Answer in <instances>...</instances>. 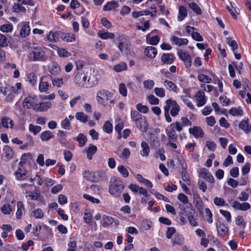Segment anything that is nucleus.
<instances>
[{"instance_id":"obj_1","label":"nucleus","mask_w":251,"mask_h":251,"mask_svg":"<svg viewBox=\"0 0 251 251\" xmlns=\"http://www.w3.org/2000/svg\"><path fill=\"white\" fill-rule=\"evenodd\" d=\"M96 100L98 103L107 108L114 106L116 103L114 94L106 89H102L97 92Z\"/></svg>"},{"instance_id":"obj_2","label":"nucleus","mask_w":251,"mask_h":251,"mask_svg":"<svg viewBox=\"0 0 251 251\" xmlns=\"http://www.w3.org/2000/svg\"><path fill=\"white\" fill-rule=\"evenodd\" d=\"M74 80L78 86L85 88H91L99 83V80L95 78V75L88 78L86 74L82 71L76 73Z\"/></svg>"},{"instance_id":"obj_3","label":"nucleus","mask_w":251,"mask_h":251,"mask_svg":"<svg viewBox=\"0 0 251 251\" xmlns=\"http://www.w3.org/2000/svg\"><path fill=\"white\" fill-rule=\"evenodd\" d=\"M131 120L135 123L136 127L142 132H145L148 130V124L144 116L138 111L132 110L130 112Z\"/></svg>"},{"instance_id":"obj_4","label":"nucleus","mask_w":251,"mask_h":251,"mask_svg":"<svg viewBox=\"0 0 251 251\" xmlns=\"http://www.w3.org/2000/svg\"><path fill=\"white\" fill-rule=\"evenodd\" d=\"M125 186L120 178L113 177L110 180L109 192L115 197L121 196Z\"/></svg>"},{"instance_id":"obj_5","label":"nucleus","mask_w":251,"mask_h":251,"mask_svg":"<svg viewBox=\"0 0 251 251\" xmlns=\"http://www.w3.org/2000/svg\"><path fill=\"white\" fill-rule=\"evenodd\" d=\"M28 58L33 61H44L47 59L45 52L41 48H34L28 54Z\"/></svg>"},{"instance_id":"obj_6","label":"nucleus","mask_w":251,"mask_h":251,"mask_svg":"<svg viewBox=\"0 0 251 251\" xmlns=\"http://www.w3.org/2000/svg\"><path fill=\"white\" fill-rule=\"evenodd\" d=\"M84 177L87 180L93 182H100L106 178L105 174L103 171L92 173L89 171L86 172L84 174Z\"/></svg>"},{"instance_id":"obj_7","label":"nucleus","mask_w":251,"mask_h":251,"mask_svg":"<svg viewBox=\"0 0 251 251\" xmlns=\"http://www.w3.org/2000/svg\"><path fill=\"white\" fill-rule=\"evenodd\" d=\"M177 55L184 63L186 68H189L192 65V58L189 54L186 51L179 50L177 51Z\"/></svg>"},{"instance_id":"obj_8","label":"nucleus","mask_w":251,"mask_h":251,"mask_svg":"<svg viewBox=\"0 0 251 251\" xmlns=\"http://www.w3.org/2000/svg\"><path fill=\"white\" fill-rule=\"evenodd\" d=\"M50 79H51L50 75H44L41 78L39 84V90L41 92H47L51 87V84L48 82Z\"/></svg>"},{"instance_id":"obj_9","label":"nucleus","mask_w":251,"mask_h":251,"mask_svg":"<svg viewBox=\"0 0 251 251\" xmlns=\"http://www.w3.org/2000/svg\"><path fill=\"white\" fill-rule=\"evenodd\" d=\"M195 99L198 107H201L205 104L207 101V98L204 93L201 91H198L195 95Z\"/></svg>"},{"instance_id":"obj_10","label":"nucleus","mask_w":251,"mask_h":251,"mask_svg":"<svg viewBox=\"0 0 251 251\" xmlns=\"http://www.w3.org/2000/svg\"><path fill=\"white\" fill-rule=\"evenodd\" d=\"M200 176L206 181L214 183L215 182L214 178L210 172L205 168H202L200 170Z\"/></svg>"},{"instance_id":"obj_11","label":"nucleus","mask_w":251,"mask_h":251,"mask_svg":"<svg viewBox=\"0 0 251 251\" xmlns=\"http://www.w3.org/2000/svg\"><path fill=\"white\" fill-rule=\"evenodd\" d=\"M231 206L235 209L242 211H246L251 208V205L249 203L245 202L241 203L236 201L231 203Z\"/></svg>"},{"instance_id":"obj_12","label":"nucleus","mask_w":251,"mask_h":251,"mask_svg":"<svg viewBox=\"0 0 251 251\" xmlns=\"http://www.w3.org/2000/svg\"><path fill=\"white\" fill-rule=\"evenodd\" d=\"M23 162H20L19 163V167L14 173V175L16 176V179L19 180L23 179V177L26 174V171L25 168L23 167Z\"/></svg>"},{"instance_id":"obj_13","label":"nucleus","mask_w":251,"mask_h":251,"mask_svg":"<svg viewBox=\"0 0 251 251\" xmlns=\"http://www.w3.org/2000/svg\"><path fill=\"white\" fill-rule=\"evenodd\" d=\"M3 151L4 152L1 156L2 160L5 161L10 160L14 155L13 150L10 147L6 146L3 149Z\"/></svg>"},{"instance_id":"obj_14","label":"nucleus","mask_w":251,"mask_h":251,"mask_svg":"<svg viewBox=\"0 0 251 251\" xmlns=\"http://www.w3.org/2000/svg\"><path fill=\"white\" fill-rule=\"evenodd\" d=\"M189 132L192 134L195 138H201L203 136L204 133L202 129L198 126H195L189 128Z\"/></svg>"},{"instance_id":"obj_15","label":"nucleus","mask_w":251,"mask_h":251,"mask_svg":"<svg viewBox=\"0 0 251 251\" xmlns=\"http://www.w3.org/2000/svg\"><path fill=\"white\" fill-rule=\"evenodd\" d=\"M51 106V103L49 101L42 102L36 103L34 106V110L37 111H46Z\"/></svg>"},{"instance_id":"obj_16","label":"nucleus","mask_w":251,"mask_h":251,"mask_svg":"<svg viewBox=\"0 0 251 251\" xmlns=\"http://www.w3.org/2000/svg\"><path fill=\"white\" fill-rule=\"evenodd\" d=\"M49 72L53 75H57L61 72V68L55 62H52L48 66Z\"/></svg>"},{"instance_id":"obj_17","label":"nucleus","mask_w":251,"mask_h":251,"mask_svg":"<svg viewBox=\"0 0 251 251\" xmlns=\"http://www.w3.org/2000/svg\"><path fill=\"white\" fill-rule=\"evenodd\" d=\"M36 104L34 102V98L31 96L26 97L23 102V107L27 109L32 108L34 109V106Z\"/></svg>"},{"instance_id":"obj_18","label":"nucleus","mask_w":251,"mask_h":251,"mask_svg":"<svg viewBox=\"0 0 251 251\" xmlns=\"http://www.w3.org/2000/svg\"><path fill=\"white\" fill-rule=\"evenodd\" d=\"M62 35V32L57 31L53 32L50 31L49 34L47 35V39L50 42H57Z\"/></svg>"},{"instance_id":"obj_19","label":"nucleus","mask_w":251,"mask_h":251,"mask_svg":"<svg viewBox=\"0 0 251 251\" xmlns=\"http://www.w3.org/2000/svg\"><path fill=\"white\" fill-rule=\"evenodd\" d=\"M171 40L174 44L178 46L186 45L188 43V40L187 39L180 38L175 36L171 37Z\"/></svg>"},{"instance_id":"obj_20","label":"nucleus","mask_w":251,"mask_h":251,"mask_svg":"<svg viewBox=\"0 0 251 251\" xmlns=\"http://www.w3.org/2000/svg\"><path fill=\"white\" fill-rule=\"evenodd\" d=\"M29 215L35 219H42L44 217V213L41 208H36L30 211Z\"/></svg>"},{"instance_id":"obj_21","label":"nucleus","mask_w":251,"mask_h":251,"mask_svg":"<svg viewBox=\"0 0 251 251\" xmlns=\"http://www.w3.org/2000/svg\"><path fill=\"white\" fill-rule=\"evenodd\" d=\"M144 52L147 57L153 58L156 56L157 51L155 47L149 46L145 49Z\"/></svg>"},{"instance_id":"obj_22","label":"nucleus","mask_w":251,"mask_h":251,"mask_svg":"<svg viewBox=\"0 0 251 251\" xmlns=\"http://www.w3.org/2000/svg\"><path fill=\"white\" fill-rule=\"evenodd\" d=\"M166 133L169 141L176 142L177 140V135L174 129L168 128L166 129Z\"/></svg>"},{"instance_id":"obj_23","label":"nucleus","mask_w":251,"mask_h":251,"mask_svg":"<svg viewBox=\"0 0 251 251\" xmlns=\"http://www.w3.org/2000/svg\"><path fill=\"white\" fill-rule=\"evenodd\" d=\"M85 150L88 158L89 160H91L93 155L96 153L98 149L96 146L93 144H90L89 147L87 149L85 148Z\"/></svg>"},{"instance_id":"obj_24","label":"nucleus","mask_w":251,"mask_h":251,"mask_svg":"<svg viewBox=\"0 0 251 251\" xmlns=\"http://www.w3.org/2000/svg\"><path fill=\"white\" fill-rule=\"evenodd\" d=\"M119 6V3L115 0H112L107 2L103 7L104 11H111L114 8H117Z\"/></svg>"},{"instance_id":"obj_25","label":"nucleus","mask_w":251,"mask_h":251,"mask_svg":"<svg viewBox=\"0 0 251 251\" xmlns=\"http://www.w3.org/2000/svg\"><path fill=\"white\" fill-rule=\"evenodd\" d=\"M2 125L6 128H12L14 126V122L10 118L4 116L1 119Z\"/></svg>"},{"instance_id":"obj_26","label":"nucleus","mask_w":251,"mask_h":251,"mask_svg":"<svg viewBox=\"0 0 251 251\" xmlns=\"http://www.w3.org/2000/svg\"><path fill=\"white\" fill-rule=\"evenodd\" d=\"M17 210L16 213V218L20 219L22 217L23 213L25 212V208L24 203L21 201L17 202Z\"/></svg>"},{"instance_id":"obj_27","label":"nucleus","mask_w":251,"mask_h":251,"mask_svg":"<svg viewBox=\"0 0 251 251\" xmlns=\"http://www.w3.org/2000/svg\"><path fill=\"white\" fill-rule=\"evenodd\" d=\"M217 229L218 234L221 236L228 231V226L224 224L220 223L219 225H217Z\"/></svg>"},{"instance_id":"obj_28","label":"nucleus","mask_w":251,"mask_h":251,"mask_svg":"<svg viewBox=\"0 0 251 251\" xmlns=\"http://www.w3.org/2000/svg\"><path fill=\"white\" fill-rule=\"evenodd\" d=\"M161 61L165 64H171L174 61L173 55L170 53H164L162 55Z\"/></svg>"},{"instance_id":"obj_29","label":"nucleus","mask_w":251,"mask_h":251,"mask_svg":"<svg viewBox=\"0 0 251 251\" xmlns=\"http://www.w3.org/2000/svg\"><path fill=\"white\" fill-rule=\"evenodd\" d=\"M187 16V12L186 8L183 6H180L179 7L177 20L178 21H183Z\"/></svg>"},{"instance_id":"obj_30","label":"nucleus","mask_w":251,"mask_h":251,"mask_svg":"<svg viewBox=\"0 0 251 251\" xmlns=\"http://www.w3.org/2000/svg\"><path fill=\"white\" fill-rule=\"evenodd\" d=\"M54 137V135L50 130H46L40 134V138L42 141H47Z\"/></svg>"},{"instance_id":"obj_31","label":"nucleus","mask_w":251,"mask_h":251,"mask_svg":"<svg viewBox=\"0 0 251 251\" xmlns=\"http://www.w3.org/2000/svg\"><path fill=\"white\" fill-rule=\"evenodd\" d=\"M141 145L142 150L140 151V154L142 156H148L150 151L148 144L146 142H142Z\"/></svg>"},{"instance_id":"obj_32","label":"nucleus","mask_w":251,"mask_h":251,"mask_svg":"<svg viewBox=\"0 0 251 251\" xmlns=\"http://www.w3.org/2000/svg\"><path fill=\"white\" fill-rule=\"evenodd\" d=\"M239 127L243 130L246 133H249L251 131V125H249L248 122L246 120L242 121L239 125Z\"/></svg>"},{"instance_id":"obj_33","label":"nucleus","mask_w":251,"mask_h":251,"mask_svg":"<svg viewBox=\"0 0 251 251\" xmlns=\"http://www.w3.org/2000/svg\"><path fill=\"white\" fill-rule=\"evenodd\" d=\"M172 243L173 245H181L183 244L184 239L181 235L176 234L172 239Z\"/></svg>"},{"instance_id":"obj_34","label":"nucleus","mask_w":251,"mask_h":251,"mask_svg":"<svg viewBox=\"0 0 251 251\" xmlns=\"http://www.w3.org/2000/svg\"><path fill=\"white\" fill-rule=\"evenodd\" d=\"M177 103L171 99L167 100L166 101V105L164 106V111L169 112L170 109L177 105Z\"/></svg>"},{"instance_id":"obj_35","label":"nucleus","mask_w":251,"mask_h":251,"mask_svg":"<svg viewBox=\"0 0 251 251\" xmlns=\"http://www.w3.org/2000/svg\"><path fill=\"white\" fill-rule=\"evenodd\" d=\"M164 85L166 87L167 89L170 91H173L175 92H177V86L172 81L166 80L164 82Z\"/></svg>"},{"instance_id":"obj_36","label":"nucleus","mask_w":251,"mask_h":251,"mask_svg":"<svg viewBox=\"0 0 251 251\" xmlns=\"http://www.w3.org/2000/svg\"><path fill=\"white\" fill-rule=\"evenodd\" d=\"M194 202L197 209L201 212L203 210V202L199 195L194 197Z\"/></svg>"},{"instance_id":"obj_37","label":"nucleus","mask_w":251,"mask_h":251,"mask_svg":"<svg viewBox=\"0 0 251 251\" xmlns=\"http://www.w3.org/2000/svg\"><path fill=\"white\" fill-rule=\"evenodd\" d=\"M98 36L101 39L106 40L108 39H113L115 37L114 33L107 32H99Z\"/></svg>"},{"instance_id":"obj_38","label":"nucleus","mask_w":251,"mask_h":251,"mask_svg":"<svg viewBox=\"0 0 251 251\" xmlns=\"http://www.w3.org/2000/svg\"><path fill=\"white\" fill-rule=\"evenodd\" d=\"M136 179L139 182L145 184L150 188H151L153 186L151 182L146 178H143L141 174L137 175Z\"/></svg>"},{"instance_id":"obj_39","label":"nucleus","mask_w":251,"mask_h":251,"mask_svg":"<svg viewBox=\"0 0 251 251\" xmlns=\"http://www.w3.org/2000/svg\"><path fill=\"white\" fill-rule=\"evenodd\" d=\"M75 118L78 121L83 123H86L88 120V116L82 112H76Z\"/></svg>"},{"instance_id":"obj_40","label":"nucleus","mask_w":251,"mask_h":251,"mask_svg":"<svg viewBox=\"0 0 251 251\" xmlns=\"http://www.w3.org/2000/svg\"><path fill=\"white\" fill-rule=\"evenodd\" d=\"M60 38L63 41H65L68 42H72L75 39V37L74 34L70 33H64L62 32V35H61Z\"/></svg>"},{"instance_id":"obj_41","label":"nucleus","mask_w":251,"mask_h":251,"mask_svg":"<svg viewBox=\"0 0 251 251\" xmlns=\"http://www.w3.org/2000/svg\"><path fill=\"white\" fill-rule=\"evenodd\" d=\"M102 129L104 132L110 134L113 131V126L109 121H107L104 123L102 126Z\"/></svg>"},{"instance_id":"obj_42","label":"nucleus","mask_w":251,"mask_h":251,"mask_svg":"<svg viewBox=\"0 0 251 251\" xmlns=\"http://www.w3.org/2000/svg\"><path fill=\"white\" fill-rule=\"evenodd\" d=\"M76 140L78 142L80 147H83L87 140L86 136L83 134L79 133L76 137Z\"/></svg>"},{"instance_id":"obj_43","label":"nucleus","mask_w":251,"mask_h":251,"mask_svg":"<svg viewBox=\"0 0 251 251\" xmlns=\"http://www.w3.org/2000/svg\"><path fill=\"white\" fill-rule=\"evenodd\" d=\"M127 69V65L126 63L121 62L114 66V70L117 72H120Z\"/></svg>"},{"instance_id":"obj_44","label":"nucleus","mask_w":251,"mask_h":251,"mask_svg":"<svg viewBox=\"0 0 251 251\" xmlns=\"http://www.w3.org/2000/svg\"><path fill=\"white\" fill-rule=\"evenodd\" d=\"M226 43L231 47V50L234 51L238 49V45L235 40H232L231 38H226Z\"/></svg>"},{"instance_id":"obj_45","label":"nucleus","mask_w":251,"mask_h":251,"mask_svg":"<svg viewBox=\"0 0 251 251\" xmlns=\"http://www.w3.org/2000/svg\"><path fill=\"white\" fill-rule=\"evenodd\" d=\"M189 6L197 14L201 15L202 11L197 4L195 2H191L189 4Z\"/></svg>"},{"instance_id":"obj_46","label":"nucleus","mask_w":251,"mask_h":251,"mask_svg":"<svg viewBox=\"0 0 251 251\" xmlns=\"http://www.w3.org/2000/svg\"><path fill=\"white\" fill-rule=\"evenodd\" d=\"M13 11L16 13L23 12L25 13L26 11L25 8L21 5L19 3H14L13 5Z\"/></svg>"},{"instance_id":"obj_47","label":"nucleus","mask_w":251,"mask_h":251,"mask_svg":"<svg viewBox=\"0 0 251 251\" xmlns=\"http://www.w3.org/2000/svg\"><path fill=\"white\" fill-rule=\"evenodd\" d=\"M150 143L153 148H156L159 145L158 138L154 135H151Z\"/></svg>"},{"instance_id":"obj_48","label":"nucleus","mask_w":251,"mask_h":251,"mask_svg":"<svg viewBox=\"0 0 251 251\" xmlns=\"http://www.w3.org/2000/svg\"><path fill=\"white\" fill-rule=\"evenodd\" d=\"M57 135L60 137L59 142L61 145H64L66 138L67 137V132L63 130H59Z\"/></svg>"},{"instance_id":"obj_49","label":"nucleus","mask_w":251,"mask_h":251,"mask_svg":"<svg viewBox=\"0 0 251 251\" xmlns=\"http://www.w3.org/2000/svg\"><path fill=\"white\" fill-rule=\"evenodd\" d=\"M30 32V28L28 25L25 24L22 27L20 34L22 37H25Z\"/></svg>"},{"instance_id":"obj_50","label":"nucleus","mask_w":251,"mask_h":251,"mask_svg":"<svg viewBox=\"0 0 251 251\" xmlns=\"http://www.w3.org/2000/svg\"><path fill=\"white\" fill-rule=\"evenodd\" d=\"M42 129V128L40 126H35L32 124H29V130L33 132L34 135H37L39 133Z\"/></svg>"},{"instance_id":"obj_51","label":"nucleus","mask_w":251,"mask_h":251,"mask_svg":"<svg viewBox=\"0 0 251 251\" xmlns=\"http://www.w3.org/2000/svg\"><path fill=\"white\" fill-rule=\"evenodd\" d=\"M198 79L200 82L204 83H209L212 81V79L211 78L203 74L199 75L198 76Z\"/></svg>"},{"instance_id":"obj_52","label":"nucleus","mask_w":251,"mask_h":251,"mask_svg":"<svg viewBox=\"0 0 251 251\" xmlns=\"http://www.w3.org/2000/svg\"><path fill=\"white\" fill-rule=\"evenodd\" d=\"M102 220L103 222V226H110L112 225L114 222V218L106 215H104L103 216Z\"/></svg>"},{"instance_id":"obj_53","label":"nucleus","mask_w":251,"mask_h":251,"mask_svg":"<svg viewBox=\"0 0 251 251\" xmlns=\"http://www.w3.org/2000/svg\"><path fill=\"white\" fill-rule=\"evenodd\" d=\"M150 14V11L147 10L140 11H134L132 13V16L135 18L143 15H149Z\"/></svg>"},{"instance_id":"obj_54","label":"nucleus","mask_w":251,"mask_h":251,"mask_svg":"<svg viewBox=\"0 0 251 251\" xmlns=\"http://www.w3.org/2000/svg\"><path fill=\"white\" fill-rule=\"evenodd\" d=\"M117 169L124 177L126 178L128 176V171L123 165L118 166Z\"/></svg>"},{"instance_id":"obj_55","label":"nucleus","mask_w":251,"mask_h":251,"mask_svg":"<svg viewBox=\"0 0 251 251\" xmlns=\"http://www.w3.org/2000/svg\"><path fill=\"white\" fill-rule=\"evenodd\" d=\"M147 100L149 103L152 105H157L159 104V99L153 95H150L147 97Z\"/></svg>"},{"instance_id":"obj_56","label":"nucleus","mask_w":251,"mask_h":251,"mask_svg":"<svg viewBox=\"0 0 251 251\" xmlns=\"http://www.w3.org/2000/svg\"><path fill=\"white\" fill-rule=\"evenodd\" d=\"M136 107L137 110L141 113L146 114L149 111V107L146 105H143L141 103H138Z\"/></svg>"},{"instance_id":"obj_57","label":"nucleus","mask_w":251,"mask_h":251,"mask_svg":"<svg viewBox=\"0 0 251 251\" xmlns=\"http://www.w3.org/2000/svg\"><path fill=\"white\" fill-rule=\"evenodd\" d=\"M229 113L233 116H242L243 114V111L242 109L235 107L231 108L229 111Z\"/></svg>"},{"instance_id":"obj_58","label":"nucleus","mask_w":251,"mask_h":251,"mask_svg":"<svg viewBox=\"0 0 251 251\" xmlns=\"http://www.w3.org/2000/svg\"><path fill=\"white\" fill-rule=\"evenodd\" d=\"M26 197H29L31 200H37L40 197V194L36 192L30 191L26 192Z\"/></svg>"},{"instance_id":"obj_59","label":"nucleus","mask_w":251,"mask_h":251,"mask_svg":"<svg viewBox=\"0 0 251 251\" xmlns=\"http://www.w3.org/2000/svg\"><path fill=\"white\" fill-rule=\"evenodd\" d=\"M235 224L239 226H241L243 228H244L246 226V222L244 221L243 218L241 216H237L235 219Z\"/></svg>"},{"instance_id":"obj_60","label":"nucleus","mask_w":251,"mask_h":251,"mask_svg":"<svg viewBox=\"0 0 251 251\" xmlns=\"http://www.w3.org/2000/svg\"><path fill=\"white\" fill-rule=\"evenodd\" d=\"M182 126L183 125H182V124L178 122H176L171 124L169 128H172L173 129L175 128L177 131L180 132L183 129Z\"/></svg>"},{"instance_id":"obj_61","label":"nucleus","mask_w":251,"mask_h":251,"mask_svg":"<svg viewBox=\"0 0 251 251\" xmlns=\"http://www.w3.org/2000/svg\"><path fill=\"white\" fill-rule=\"evenodd\" d=\"M116 153L118 155V156L122 159H127L128 158L130 154V152L128 148H125L122 153L119 154L116 152Z\"/></svg>"},{"instance_id":"obj_62","label":"nucleus","mask_w":251,"mask_h":251,"mask_svg":"<svg viewBox=\"0 0 251 251\" xmlns=\"http://www.w3.org/2000/svg\"><path fill=\"white\" fill-rule=\"evenodd\" d=\"M144 88L146 89H151L154 85V82L153 80L148 79L143 82Z\"/></svg>"},{"instance_id":"obj_63","label":"nucleus","mask_w":251,"mask_h":251,"mask_svg":"<svg viewBox=\"0 0 251 251\" xmlns=\"http://www.w3.org/2000/svg\"><path fill=\"white\" fill-rule=\"evenodd\" d=\"M155 95L160 98H163L165 96V91L163 88L156 87L154 89Z\"/></svg>"},{"instance_id":"obj_64","label":"nucleus","mask_w":251,"mask_h":251,"mask_svg":"<svg viewBox=\"0 0 251 251\" xmlns=\"http://www.w3.org/2000/svg\"><path fill=\"white\" fill-rule=\"evenodd\" d=\"M13 27L12 24H4L0 26V30L3 32H9L12 30Z\"/></svg>"}]
</instances>
